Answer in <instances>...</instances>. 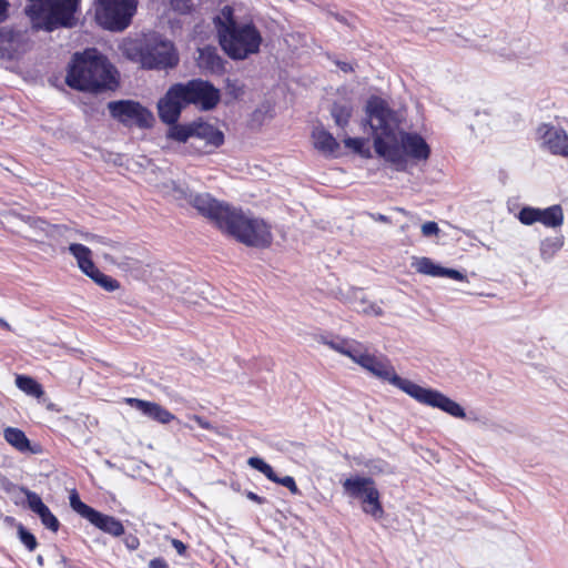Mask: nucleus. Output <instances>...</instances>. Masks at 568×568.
I'll list each match as a JSON object with an SVG mask.
<instances>
[{
  "instance_id": "31",
  "label": "nucleus",
  "mask_w": 568,
  "mask_h": 568,
  "mask_svg": "<svg viewBox=\"0 0 568 568\" xmlns=\"http://www.w3.org/2000/svg\"><path fill=\"white\" fill-rule=\"evenodd\" d=\"M344 145L362 158L369 159L372 156L371 149L367 145L368 140L364 138H346Z\"/></svg>"
},
{
  "instance_id": "21",
  "label": "nucleus",
  "mask_w": 568,
  "mask_h": 568,
  "mask_svg": "<svg viewBox=\"0 0 568 568\" xmlns=\"http://www.w3.org/2000/svg\"><path fill=\"white\" fill-rule=\"evenodd\" d=\"M247 464L254 469L261 471L268 480L286 487L291 494L301 495L295 479L292 476L278 477L273 467L260 457H250Z\"/></svg>"
},
{
  "instance_id": "11",
  "label": "nucleus",
  "mask_w": 568,
  "mask_h": 568,
  "mask_svg": "<svg viewBox=\"0 0 568 568\" xmlns=\"http://www.w3.org/2000/svg\"><path fill=\"white\" fill-rule=\"evenodd\" d=\"M71 508L87 519L92 526L100 531L114 538L121 537L125 532V528L120 519L114 516L103 514L93 507L87 505L80 499L77 490H72L69 497Z\"/></svg>"
},
{
  "instance_id": "17",
  "label": "nucleus",
  "mask_w": 568,
  "mask_h": 568,
  "mask_svg": "<svg viewBox=\"0 0 568 568\" xmlns=\"http://www.w3.org/2000/svg\"><path fill=\"white\" fill-rule=\"evenodd\" d=\"M538 134L552 154L568 158V134L565 130L550 124H541L538 128Z\"/></svg>"
},
{
  "instance_id": "18",
  "label": "nucleus",
  "mask_w": 568,
  "mask_h": 568,
  "mask_svg": "<svg viewBox=\"0 0 568 568\" xmlns=\"http://www.w3.org/2000/svg\"><path fill=\"white\" fill-rule=\"evenodd\" d=\"M21 491L27 497L28 508L37 514L41 520V524L52 532H58L60 528V521L50 510V508L42 501L41 497L28 488L22 487Z\"/></svg>"
},
{
  "instance_id": "28",
  "label": "nucleus",
  "mask_w": 568,
  "mask_h": 568,
  "mask_svg": "<svg viewBox=\"0 0 568 568\" xmlns=\"http://www.w3.org/2000/svg\"><path fill=\"white\" fill-rule=\"evenodd\" d=\"M564 243L565 239L562 235L542 240L539 247L541 258L545 261L552 258L561 250Z\"/></svg>"
},
{
  "instance_id": "33",
  "label": "nucleus",
  "mask_w": 568,
  "mask_h": 568,
  "mask_svg": "<svg viewBox=\"0 0 568 568\" xmlns=\"http://www.w3.org/2000/svg\"><path fill=\"white\" fill-rule=\"evenodd\" d=\"M518 220L524 225H532L539 222V209L532 206H524L518 213Z\"/></svg>"
},
{
  "instance_id": "12",
  "label": "nucleus",
  "mask_w": 568,
  "mask_h": 568,
  "mask_svg": "<svg viewBox=\"0 0 568 568\" xmlns=\"http://www.w3.org/2000/svg\"><path fill=\"white\" fill-rule=\"evenodd\" d=\"M140 61L144 69L163 70L175 67L179 62V57L172 42L154 39L149 41L141 50Z\"/></svg>"
},
{
  "instance_id": "38",
  "label": "nucleus",
  "mask_w": 568,
  "mask_h": 568,
  "mask_svg": "<svg viewBox=\"0 0 568 568\" xmlns=\"http://www.w3.org/2000/svg\"><path fill=\"white\" fill-rule=\"evenodd\" d=\"M123 542L129 550H136L140 547V539L132 534L125 536Z\"/></svg>"
},
{
  "instance_id": "35",
  "label": "nucleus",
  "mask_w": 568,
  "mask_h": 568,
  "mask_svg": "<svg viewBox=\"0 0 568 568\" xmlns=\"http://www.w3.org/2000/svg\"><path fill=\"white\" fill-rule=\"evenodd\" d=\"M169 2L174 11L182 14L191 12L193 7L192 0H169Z\"/></svg>"
},
{
  "instance_id": "30",
  "label": "nucleus",
  "mask_w": 568,
  "mask_h": 568,
  "mask_svg": "<svg viewBox=\"0 0 568 568\" xmlns=\"http://www.w3.org/2000/svg\"><path fill=\"white\" fill-rule=\"evenodd\" d=\"M331 114L335 121V124L342 129H345L353 114V108L351 104L333 103Z\"/></svg>"
},
{
  "instance_id": "44",
  "label": "nucleus",
  "mask_w": 568,
  "mask_h": 568,
  "mask_svg": "<svg viewBox=\"0 0 568 568\" xmlns=\"http://www.w3.org/2000/svg\"><path fill=\"white\" fill-rule=\"evenodd\" d=\"M245 495H246V497H247L250 500H252V501H254V503H256V504H258V505H262V504H264V503H265V498H264V497H261V496H258L257 494H255V493H253V491H246V494H245Z\"/></svg>"
},
{
  "instance_id": "36",
  "label": "nucleus",
  "mask_w": 568,
  "mask_h": 568,
  "mask_svg": "<svg viewBox=\"0 0 568 568\" xmlns=\"http://www.w3.org/2000/svg\"><path fill=\"white\" fill-rule=\"evenodd\" d=\"M439 227L436 222L429 221L422 225V233L424 236L437 235Z\"/></svg>"
},
{
  "instance_id": "23",
  "label": "nucleus",
  "mask_w": 568,
  "mask_h": 568,
  "mask_svg": "<svg viewBox=\"0 0 568 568\" xmlns=\"http://www.w3.org/2000/svg\"><path fill=\"white\" fill-rule=\"evenodd\" d=\"M321 342L331 349L349 357L354 363L362 349H364V345L361 342L348 338H337L335 341L322 337Z\"/></svg>"
},
{
  "instance_id": "13",
  "label": "nucleus",
  "mask_w": 568,
  "mask_h": 568,
  "mask_svg": "<svg viewBox=\"0 0 568 568\" xmlns=\"http://www.w3.org/2000/svg\"><path fill=\"white\" fill-rule=\"evenodd\" d=\"M69 252L77 260L79 268L89 276L97 285L106 292H114L120 288V282L102 273L92 260L91 250L80 243H73L69 246Z\"/></svg>"
},
{
  "instance_id": "27",
  "label": "nucleus",
  "mask_w": 568,
  "mask_h": 568,
  "mask_svg": "<svg viewBox=\"0 0 568 568\" xmlns=\"http://www.w3.org/2000/svg\"><path fill=\"white\" fill-rule=\"evenodd\" d=\"M168 138L178 142H186L189 139H194L195 122L189 124H180L176 122L168 123Z\"/></svg>"
},
{
  "instance_id": "6",
  "label": "nucleus",
  "mask_w": 568,
  "mask_h": 568,
  "mask_svg": "<svg viewBox=\"0 0 568 568\" xmlns=\"http://www.w3.org/2000/svg\"><path fill=\"white\" fill-rule=\"evenodd\" d=\"M24 11L32 29L53 31L60 27H72L81 0H28Z\"/></svg>"
},
{
  "instance_id": "10",
  "label": "nucleus",
  "mask_w": 568,
  "mask_h": 568,
  "mask_svg": "<svg viewBox=\"0 0 568 568\" xmlns=\"http://www.w3.org/2000/svg\"><path fill=\"white\" fill-rule=\"evenodd\" d=\"M110 115L126 128L151 129L154 124L153 113L134 100H118L108 103Z\"/></svg>"
},
{
  "instance_id": "42",
  "label": "nucleus",
  "mask_w": 568,
  "mask_h": 568,
  "mask_svg": "<svg viewBox=\"0 0 568 568\" xmlns=\"http://www.w3.org/2000/svg\"><path fill=\"white\" fill-rule=\"evenodd\" d=\"M362 312L365 314H373L376 316H381L383 314V310L378 305H375V304H369V306L364 307L362 310Z\"/></svg>"
},
{
  "instance_id": "32",
  "label": "nucleus",
  "mask_w": 568,
  "mask_h": 568,
  "mask_svg": "<svg viewBox=\"0 0 568 568\" xmlns=\"http://www.w3.org/2000/svg\"><path fill=\"white\" fill-rule=\"evenodd\" d=\"M416 270L418 273L430 276H444L445 268L436 265L429 257H422L417 262Z\"/></svg>"
},
{
  "instance_id": "43",
  "label": "nucleus",
  "mask_w": 568,
  "mask_h": 568,
  "mask_svg": "<svg viewBox=\"0 0 568 568\" xmlns=\"http://www.w3.org/2000/svg\"><path fill=\"white\" fill-rule=\"evenodd\" d=\"M444 276H447L453 280H458V281L464 278V276L460 272H458L457 270H449V268H445Z\"/></svg>"
},
{
  "instance_id": "41",
  "label": "nucleus",
  "mask_w": 568,
  "mask_h": 568,
  "mask_svg": "<svg viewBox=\"0 0 568 568\" xmlns=\"http://www.w3.org/2000/svg\"><path fill=\"white\" fill-rule=\"evenodd\" d=\"M148 568H170V566L164 558L156 557L150 560Z\"/></svg>"
},
{
  "instance_id": "22",
  "label": "nucleus",
  "mask_w": 568,
  "mask_h": 568,
  "mask_svg": "<svg viewBox=\"0 0 568 568\" xmlns=\"http://www.w3.org/2000/svg\"><path fill=\"white\" fill-rule=\"evenodd\" d=\"M199 67L213 73L223 74L225 72V61L219 54L215 47H204L199 51L197 58Z\"/></svg>"
},
{
  "instance_id": "7",
  "label": "nucleus",
  "mask_w": 568,
  "mask_h": 568,
  "mask_svg": "<svg viewBox=\"0 0 568 568\" xmlns=\"http://www.w3.org/2000/svg\"><path fill=\"white\" fill-rule=\"evenodd\" d=\"M222 232L250 247L267 248L273 242L270 224L263 219L250 217L236 207H233Z\"/></svg>"
},
{
  "instance_id": "16",
  "label": "nucleus",
  "mask_w": 568,
  "mask_h": 568,
  "mask_svg": "<svg viewBox=\"0 0 568 568\" xmlns=\"http://www.w3.org/2000/svg\"><path fill=\"white\" fill-rule=\"evenodd\" d=\"M190 204L203 216L212 221L217 229L223 230L234 206L217 201L209 193L196 194Z\"/></svg>"
},
{
  "instance_id": "9",
  "label": "nucleus",
  "mask_w": 568,
  "mask_h": 568,
  "mask_svg": "<svg viewBox=\"0 0 568 568\" xmlns=\"http://www.w3.org/2000/svg\"><path fill=\"white\" fill-rule=\"evenodd\" d=\"M344 493L351 498H358L365 505L363 510L376 519L384 515V508L379 500V491L372 477L354 476L343 481Z\"/></svg>"
},
{
  "instance_id": "14",
  "label": "nucleus",
  "mask_w": 568,
  "mask_h": 568,
  "mask_svg": "<svg viewBox=\"0 0 568 568\" xmlns=\"http://www.w3.org/2000/svg\"><path fill=\"white\" fill-rule=\"evenodd\" d=\"M69 252L77 260L79 268L89 276L97 285L106 292H114L120 288V282L102 273L92 260L91 250L80 243H73L69 246Z\"/></svg>"
},
{
  "instance_id": "40",
  "label": "nucleus",
  "mask_w": 568,
  "mask_h": 568,
  "mask_svg": "<svg viewBox=\"0 0 568 568\" xmlns=\"http://www.w3.org/2000/svg\"><path fill=\"white\" fill-rule=\"evenodd\" d=\"M9 7H10V3L8 0H0V24L8 19Z\"/></svg>"
},
{
  "instance_id": "26",
  "label": "nucleus",
  "mask_w": 568,
  "mask_h": 568,
  "mask_svg": "<svg viewBox=\"0 0 568 568\" xmlns=\"http://www.w3.org/2000/svg\"><path fill=\"white\" fill-rule=\"evenodd\" d=\"M3 437L18 452L24 453L30 449V440L24 432L16 427H7L3 430Z\"/></svg>"
},
{
  "instance_id": "25",
  "label": "nucleus",
  "mask_w": 568,
  "mask_h": 568,
  "mask_svg": "<svg viewBox=\"0 0 568 568\" xmlns=\"http://www.w3.org/2000/svg\"><path fill=\"white\" fill-rule=\"evenodd\" d=\"M564 211L559 204L539 209V223L546 227H560L564 224Z\"/></svg>"
},
{
  "instance_id": "45",
  "label": "nucleus",
  "mask_w": 568,
  "mask_h": 568,
  "mask_svg": "<svg viewBox=\"0 0 568 568\" xmlns=\"http://www.w3.org/2000/svg\"><path fill=\"white\" fill-rule=\"evenodd\" d=\"M336 64L338 65V68H339L342 71H344V72H346V73H347V72H353V71H354L353 67H352L349 63H347V62H339V61H338Z\"/></svg>"
},
{
  "instance_id": "34",
  "label": "nucleus",
  "mask_w": 568,
  "mask_h": 568,
  "mask_svg": "<svg viewBox=\"0 0 568 568\" xmlns=\"http://www.w3.org/2000/svg\"><path fill=\"white\" fill-rule=\"evenodd\" d=\"M18 536L20 541L26 546L29 551L36 550L38 547L37 538L30 532L22 524L18 525Z\"/></svg>"
},
{
  "instance_id": "15",
  "label": "nucleus",
  "mask_w": 568,
  "mask_h": 568,
  "mask_svg": "<svg viewBox=\"0 0 568 568\" xmlns=\"http://www.w3.org/2000/svg\"><path fill=\"white\" fill-rule=\"evenodd\" d=\"M32 47L30 32L17 26L0 27V58L14 60Z\"/></svg>"
},
{
  "instance_id": "1",
  "label": "nucleus",
  "mask_w": 568,
  "mask_h": 568,
  "mask_svg": "<svg viewBox=\"0 0 568 568\" xmlns=\"http://www.w3.org/2000/svg\"><path fill=\"white\" fill-rule=\"evenodd\" d=\"M366 116L374 134L375 152L397 170L405 169L406 158L428 160L430 148L425 139L418 133L399 131L400 121L384 99L372 97L366 104Z\"/></svg>"
},
{
  "instance_id": "3",
  "label": "nucleus",
  "mask_w": 568,
  "mask_h": 568,
  "mask_svg": "<svg viewBox=\"0 0 568 568\" xmlns=\"http://www.w3.org/2000/svg\"><path fill=\"white\" fill-rule=\"evenodd\" d=\"M65 83L71 89L83 92L113 91L119 87V73L97 49H85L73 54Z\"/></svg>"
},
{
  "instance_id": "20",
  "label": "nucleus",
  "mask_w": 568,
  "mask_h": 568,
  "mask_svg": "<svg viewBox=\"0 0 568 568\" xmlns=\"http://www.w3.org/2000/svg\"><path fill=\"white\" fill-rule=\"evenodd\" d=\"M194 139L204 142L202 153H212L224 143V134L221 130L207 122H195Z\"/></svg>"
},
{
  "instance_id": "24",
  "label": "nucleus",
  "mask_w": 568,
  "mask_h": 568,
  "mask_svg": "<svg viewBox=\"0 0 568 568\" xmlns=\"http://www.w3.org/2000/svg\"><path fill=\"white\" fill-rule=\"evenodd\" d=\"M312 138L315 149L325 154H333L339 148V144L333 134L323 128L314 129Z\"/></svg>"
},
{
  "instance_id": "39",
  "label": "nucleus",
  "mask_w": 568,
  "mask_h": 568,
  "mask_svg": "<svg viewBox=\"0 0 568 568\" xmlns=\"http://www.w3.org/2000/svg\"><path fill=\"white\" fill-rule=\"evenodd\" d=\"M171 545L180 556H186L187 547L182 540L172 538Z\"/></svg>"
},
{
  "instance_id": "46",
  "label": "nucleus",
  "mask_w": 568,
  "mask_h": 568,
  "mask_svg": "<svg viewBox=\"0 0 568 568\" xmlns=\"http://www.w3.org/2000/svg\"><path fill=\"white\" fill-rule=\"evenodd\" d=\"M0 327H2L3 329H7V331L11 329L10 324L2 318H0Z\"/></svg>"
},
{
  "instance_id": "37",
  "label": "nucleus",
  "mask_w": 568,
  "mask_h": 568,
  "mask_svg": "<svg viewBox=\"0 0 568 568\" xmlns=\"http://www.w3.org/2000/svg\"><path fill=\"white\" fill-rule=\"evenodd\" d=\"M190 419L194 420L199 427H201L202 429H205V430H214V426L207 420L205 419L204 417L200 416V415H192L190 416Z\"/></svg>"
},
{
  "instance_id": "47",
  "label": "nucleus",
  "mask_w": 568,
  "mask_h": 568,
  "mask_svg": "<svg viewBox=\"0 0 568 568\" xmlns=\"http://www.w3.org/2000/svg\"><path fill=\"white\" fill-rule=\"evenodd\" d=\"M377 221H381V222H389V219L388 216L386 215H383V214H378V216L376 217Z\"/></svg>"
},
{
  "instance_id": "8",
  "label": "nucleus",
  "mask_w": 568,
  "mask_h": 568,
  "mask_svg": "<svg viewBox=\"0 0 568 568\" xmlns=\"http://www.w3.org/2000/svg\"><path fill=\"white\" fill-rule=\"evenodd\" d=\"M136 0H95L94 19L105 30L123 31L136 12Z\"/></svg>"
},
{
  "instance_id": "19",
  "label": "nucleus",
  "mask_w": 568,
  "mask_h": 568,
  "mask_svg": "<svg viewBox=\"0 0 568 568\" xmlns=\"http://www.w3.org/2000/svg\"><path fill=\"white\" fill-rule=\"evenodd\" d=\"M125 403L129 406L140 410L142 414L150 417L151 419L159 422L161 424H169L175 418V416L171 412H169L166 408L154 402L129 397L125 398Z\"/></svg>"
},
{
  "instance_id": "2",
  "label": "nucleus",
  "mask_w": 568,
  "mask_h": 568,
  "mask_svg": "<svg viewBox=\"0 0 568 568\" xmlns=\"http://www.w3.org/2000/svg\"><path fill=\"white\" fill-rule=\"evenodd\" d=\"M355 363L374 376L389 382L422 405L438 408L455 418L466 417L465 409L442 392L422 387L409 379L398 376L389 359L384 355L376 356L371 354L364 346Z\"/></svg>"
},
{
  "instance_id": "4",
  "label": "nucleus",
  "mask_w": 568,
  "mask_h": 568,
  "mask_svg": "<svg viewBox=\"0 0 568 568\" xmlns=\"http://www.w3.org/2000/svg\"><path fill=\"white\" fill-rule=\"evenodd\" d=\"M221 101V92L201 78L172 84L158 102L159 118L163 123L179 121L182 110L194 105L201 111H211Z\"/></svg>"
},
{
  "instance_id": "5",
  "label": "nucleus",
  "mask_w": 568,
  "mask_h": 568,
  "mask_svg": "<svg viewBox=\"0 0 568 568\" xmlns=\"http://www.w3.org/2000/svg\"><path fill=\"white\" fill-rule=\"evenodd\" d=\"M213 22L220 47L230 59L245 60L260 52L263 42L260 30L252 21L237 22L232 7H223Z\"/></svg>"
},
{
  "instance_id": "29",
  "label": "nucleus",
  "mask_w": 568,
  "mask_h": 568,
  "mask_svg": "<svg viewBox=\"0 0 568 568\" xmlns=\"http://www.w3.org/2000/svg\"><path fill=\"white\" fill-rule=\"evenodd\" d=\"M16 385L27 395L40 398L44 392L40 383L27 375H17Z\"/></svg>"
}]
</instances>
